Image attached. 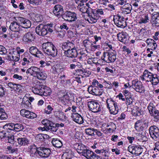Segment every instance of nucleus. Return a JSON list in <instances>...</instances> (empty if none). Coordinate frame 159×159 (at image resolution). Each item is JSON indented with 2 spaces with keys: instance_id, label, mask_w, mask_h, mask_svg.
<instances>
[{
  "instance_id": "nucleus-1",
  "label": "nucleus",
  "mask_w": 159,
  "mask_h": 159,
  "mask_svg": "<svg viewBox=\"0 0 159 159\" xmlns=\"http://www.w3.org/2000/svg\"><path fill=\"white\" fill-rule=\"evenodd\" d=\"M78 153L82 154L87 159H102V157L97 155L93 152L88 149H84V147L79 146L77 148Z\"/></svg>"
},
{
  "instance_id": "nucleus-2",
  "label": "nucleus",
  "mask_w": 159,
  "mask_h": 159,
  "mask_svg": "<svg viewBox=\"0 0 159 159\" xmlns=\"http://www.w3.org/2000/svg\"><path fill=\"white\" fill-rule=\"evenodd\" d=\"M52 25V24L47 25L40 24L36 27V32L39 35L44 36L49 32L52 33L53 32Z\"/></svg>"
},
{
  "instance_id": "nucleus-3",
  "label": "nucleus",
  "mask_w": 159,
  "mask_h": 159,
  "mask_svg": "<svg viewBox=\"0 0 159 159\" xmlns=\"http://www.w3.org/2000/svg\"><path fill=\"white\" fill-rule=\"evenodd\" d=\"M101 59L108 63L114 62L116 59V53L115 50H110L108 52H104Z\"/></svg>"
},
{
  "instance_id": "nucleus-4",
  "label": "nucleus",
  "mask_w": 159,
  "mask_h": 159,
  "mask_svg": "<svg viewBox=\"0 0 159 159\" xmlns=\"http://www.w3.org/2000/svg\"><path fill=\"white\" fill-rule=\"evenodd\" d=\"M3 128L7 130H13L18 132L24 129V126L21 124L13 123L7 124L3 126Z\"/></svg>"
},
{
  "instance_id": "nucleus-5",
  "label": "nucleus",
  "mask_w": 159,
  "mask_h": 159,
  "mask_svg": "<svg viewBox=\"0 0 159 159\" xmlns=\"http://www.w3.org/2000/svg\"><path fill=\"white\" fill-rule=\"evenodd\" d=\"M17 21L19 22V23L20 24V27L24 30H23L24 32H26L25 29H28L31 26V23L30 20L24 18L19 17L16 19Z\"/></svg>"
},
{
  "instance_id": "nucleus-6",
  "label": "nucleus",
  "mask_w": 159,
  "mask_h": 159,
  "mask_svg": "<svg viewBox=\"0 0 159 159\" xmlns=\"http://www.w3.org/2000/svg\"><path fill=\"white\" fill-rule=\"evenodd\" d=\"M90 110L94 113H98L101 111L102 108L100 104L97 102L91 101L88 105Z\"/></svg>"
},
{
  "instance_id": "nucleus-7",
  "label": "nucleus",
  "mask_w": 159,
  "mask_h": 159,
  "mask_svg": "<svg viewBox=\"0 0 159 159\" xmlns=\"http://www.w3.org/2000/svg\"><path fill=\"white\" fill-rule=\"evenodd\" d=\"M61 16L65 20L69 22L75 21L77 19L76 14L70 11L65 12Z\"/></svg>"
},
{
  "instance_id": "nucleus-8",
  "label": "nucleus",
  "mask_w": 159,
  "mask_h": 159,
  "mask_svg": "<svg viewBox=\"0 0 159 159\" xmlns=\"http://www.w3.org/2000/svg\"><path fill=\"white\" fill-rule=\"evenodd\" d=\"M128 150L133 154L136 156H139L142 152L143 148L139 145H129L128 147Z\"/></svg>"
},
{
  "instance_id": "nucleus-9",
  "label": "nucleus",
  "mask_w": 159,
  "mask_h": 159,
  "mask_svg": "<svg viewBox=\"0 0 159 159\" xmlns=\"http://www.w3.org/2000/svg\"><path fill=\"white\" fill-rule=\"evenodd\" d=\"M45 86L41 84H36L32 88L33 92L35 94L42 96L44 95Z\"/></svg>"
},
{
  "instance_id": "nucleus-10",
  "label": "nucleus",
  "mask_w": 159,
  "mask_h": 159,
  "mask_svg": "<svg viewBox=\"0 0 159 159\" xmlns=\"http://www.w3.org/2000/svg\"><path fill=\"white\" fill-rule=\"evenodd\" d=\"M149 134L154 139H156L159 137V129L155 126H151L149 129Z\"/></svg>"
},
{
  "instance_id": "nucleus-11",
  "label": "nucleus",
  "mask_w": 159,
  "mask_h": 159,
  "mask_svg": "<svg viewBox=\"0 0 159 159\" xmlns=\"http://www.w3.org/2000/svg\"><path fill=\"white\" fill-rule=\"evenodd\" d=\"M38 149V154L42 158L48 157L51 152L49 149L43 147H39Z\"/></svg>"
},
{
  "instance_id": "nucleus-12",
  "label": "nucleus",
  "mask_w": 159,
  "mask_h": 159,
  "mask_svg": "<svg viewBox=\"0 0 159 159\" xmlns=\"http://www.w3.org/2000/svg\"><path fill=\"white\" fill-rule=\"evenodd\" d=\"M117 37L119 41L125 44H127L129 42V37L125 32L119 33L117 34Z\"/></svg>"
},
{
  "instance_id": "nucleus-13",
  "label": "nucleus",
  "mask_w": 159,
  "mask_h": 159,
  "mask_svg": "<svg viewBox=\"0 0 159 159\" xmlns=\"http://www.w3.org/2000/svg\"><path fill=\"white\" fill-rule=\"evenodd\" d=\"M88 91L90 93L96 96L101 95L103 92L102 89H99L97 86L93 85L88 87Z\"/></svg>"
},
{
  "instance_id": "nucleus-14",
  "label": "nucleus",
  "mask_w": 159,
  "mask_h": 159,
  "mask_svg": "<svg viewBox=\"0 0 159 159\" xmlns=\"http://www.w3.org/2000/svg\"><path fill=\"white\" fill-rule=\"evenodd\" d=\"M64 54L66 57L71 58L76 57L78 55L77 50L75 47L73 48L65 50Z\"/></svg>"
},
{
  "instance_id": "nucleus-15",
  "label": "nucleus",
  "mask_w": 159,
  "mask_h": 159,
  "mask_svg": "<svg viewBox=\"0 0 159 159\" xmlns=\"http://www.w3.org/2000/svg\"><path fill=\"white\" fill-rule=\"evenodd\" d=\"M113 20L115 25L117 26L122 28L123 26V23L125 22L124 18L119 15L114 16Z\"/></svg>"
},
{
  "instance_id": "nucleus-16",
  "label": "nucleus",
  "mask_w": 159,
  "mask_h": 159,
  "mask_svg": "<svg viewBox=\"0 0 159 159\" xmlns=\"http://www.w3.org/2000/svg\"><path fill=\"white\" fill-rule=\"evenodd\" d=\"M132 87L137 92L141 93L143 89L142 82L140 81L133 80L132 82Z\"/></svg>"
},
{
  "instance_id": "nucleus-17",
  "label": "nucleus",
  "mask_w": 159,
  "mask_h": 159,
  "mask_svg": "<svg viewBox=\"0 0 159 159\" xmlns=\"http://www.w3.org/2000/svg\"><path fill=\"white\" fill-rule=\"evenodd\" d=\"M63 10L62 6L59 4L55 6L53 10V12L55 16H61L63 13Z\"/></svg>"
},
{
  "instance_id": "nucleus-18",
  "label": "nucleus",
  "mask_w": 159,
  "mask_h": 159,
  "mask_svg": "<svg viewBox=\"0 0 159 159\" xmlns=\"http://www.w3.org/2000/svg\"><path fill=\"white\" fill-rule=\"evenodd\" d=\"M30 53L38 58H40L43 55V53L41 51L38 50V49L35 47L32 46L29 49Z\"/></svg>"
},
{
  "instance_id": "nucleus-19",
  "label": "nucleus",
  "mask_w": 159,
  "mask_h": 159,
  "mask_svg": "<svg viewBox=\"0 0 159 159\" xmlns=\"http://www.w3.org/2000/svg\"><path fill=\"white\" fill-rule=\"evenodd\" d=\"M18 21H14L11 23L9 26L10 29L11 31H23L24 30L20 27Z\"/></svg>"
},
{
  "instance_id": "nucleus-20",
  "label": "nucleus",
  "mask_w": 159,
  "mask_h": 159,
  "mask_svg": "<svg viewBox=\"0 0 159 159\" xmlns=\"http://www.w3.org/2000/svg\"><path fill=\"white\" fill-rule=\"evenodd\" d=\"M88 18L87 21L91 24L96 23L99 17L95 15L94 13H88Z\"/></svg>"
},
{
  "instance_id": "nucleus-21",
  "label": "nucleus",
  "mask_w": 159,
  "mask_h": 159,
  "mask_svg": "<svg viewBox=\"0 0 159 159\" xmlns=\"http://www.w3.org/2000/svg\"><path fill=\"white\" fill-rule=\"evenodd\" d=\"M74 121L79 124H82L84 122L83 117L78 113H74L71 116Z\"/></svg>"
},
{
  "instance_id": "nucleus-22",
  "label": "nucleus",
  "mask_w": 159,
  "mask_h": 159,
  "mask_svg": "<svg viewBox=\"0 0 159 159\" xmlns=\"http://www.w3.org/2000/svg\"><path fill=\"white\" fill-rule=\"evenodd\" d=\"M151 23L153 26H159V13L152 14L151 19Z\"/></svg>"
},
{
  "instance_id": "nucleus-23",
  "label": "nucleus",
  "mask_w": 159,
  "mask_h": 159,
  "mask_svg": "<svg viewBox=\"0 0 159 159\" xmlns=\"http://www.w3.org/2000/svg\"><path fill=\"white\" fill-rule=\"evenodd\" d=\"M75 47V44L68 40L66 42H63L62 45V48L65 51V49L68 50L73 48Z\"/></svg>"
},
{
  "instance_id": "nucleus-24",
  "label": "nucleus",
  "mask_w": 159,
  "mask_h": 159,
  "mask_svg": "<svg viewBox=\"0 0 159 159\" xmlns=\"http://www.w3.org/2000/svg\"><path fill=\"white\" fill-rule=\"evenodd\" d=\"M40 69L35 66H31L29 68L26 72V73H30L35 77L37 76L38 73H39Z\"/></svg>"
},
{
  "instance_id": "nucleus-25",
  "label": "nucleus",
  "mask_w": 159,
  "mask_h": 159,
  "mask_svg": "<svg viewBox=\"0 0 159 159\" xmlns=\"http://www.w3.org/2000/svg\"><path fill=\"white\" fill-rule=\"evenodd\" d=\"M35 39L34 36L31 32H28L23 36V39L25 42H32Z\"/></svg>"
},
{
  "instance_id": "nucleus-26",
  "label": "nucleus",
  "mask_w": 159,
  "mask_h": 159,
  "mask_svg": "<svg viewBox=\"0 0 159 159\" xmlns=\"http://www.w3.org/2000/svg\"><path fill=\"white\" fill-rule=\"evenodd\" d=\"M77 72L79 74L82 78L88 77L91 74L90 71L87 70L85 69H77Z\"/></svg>"
},
{
  "instance_id": "nucleus-27",
  "label": "nucleus",
  "mask_w": 159,
  "mask_h": 159,
  "mask_svg": "<svg viewBox=\"0 0 159 159\" xmlns=\"http://www.w3.org/2000/svg\"><path fill=\"white\" fill-rule=\"evenodd\" d=\"M53 45L52 43L50 42H48L46 43H44L42 44V49L44 53L47 54L48 52L49 51V49H50Z\"/></svg>"
},
{
  "instance_id": "nucleus-28",
  "label": "nucleus",
  "mask_w": 159,
  "mask_h": 159,
  "mask_svg": "<svg viewBox=\"0 0 159 159\" xmlns=\"http://www.w3.org/2000/svg\"><path fill=\"white\" fill-rule=\"evenodd\" d=\"M146 42L149 47L152 48L151 49L152 50V49L154 50L156 49L157 46L154 40L152 39H148L146 40Z\"/></svg>"
},
{
  "instance_id": "nucleus-29",
  "label": "nucleus",
  "mask_w": 159,
  "mask_h": 159,
  "mask_svg": "<svg viewBox=\"0 0 159 159\" xmlns=\"http://www.w3.org/2000/svg\"><path fill=\"white\" fill-rule=\"evenodd\" d=\"M17 141L18 144L20 146L27 145L29 143V140L25 138H18Z\"/></svg>"
},
{
  "instance_id": "nucleus-30",
  "label": "nucleus",
  "mask_w": 159,
  "mask_h": 159,
  "mask_svg": "<svg viewBox=\"0 0 159 159\" xmlns=\"http://www.w3.org/2000/svg\"><path fill=\"white\" fill-rule=\"evenodd\" d=\"M69 95L70 96L71 95L70 93L68 94L67 93L61 98L60 100L63 104L66 105L69 101L70 99Z\"/></svg>"
},
{
  "instance_id": "nucleus-31",
  "label": "nucleus",
  "mask_w": 159,
  "mask_h": 159,
  "mask_svg": "<svg viewBox=\"0 0 159 159\" xmlns=\"http://www.w3.org/2000/svg\"><path fill=\"white\" fill-rule=\"evenodd\" d=\"M138 19H139L138 20L139 23L140 24L146 23L148 22L149 20L147 15H143L142 16H140Z\"/></svg>"
},
{
  "instance_id": "nucleus-32",
  "label": "nucleus",
  "mask_w": 159,
  "mask_h": 159,
  "mask_svg": "<svg viewBox=\"0 0 159 159\" xmlns=\"http://www.w3.org/2000/svg\"><path fill=\"white\" fill-rule=\"evenodd\" d=\"M132 7L131 5L129 3L125 4L122 7V11L125 14H129L131 12Z\"/></svg>"
},
{
  "instance_id": "nucleus-33",
  "label": "nucleus",
  "mask_w": 159,
  "mask_h": 159,
  "mask_svg": "<svg viewBox=\"0 0 159 159\" xmlns=\"http://www.w3.org/2000/svg\"><path fill=\"white\" fill-rule=\"evenodd\" d=\"M11 34V37L12 39H15L23 35V31H13Z\"/></svg>"
},
{
  "instance_id": "nucleus-34",
  "label": "nucleus",
  "mask_w": 159,
  "mask_h": 159,
  "mask_svg": "<svg viewBox=\"0 0 159 159\" xmlns=\"http://www.w3.org/2000/svg\"><path fill=\"white\" fill-rule=\"evenodd\" d=\"M52 143L53 146L57 148H60L62 145L61 141L59 139H52Z\"/></svg>"
},
{
  "instance_id": "nucleus-35",
  "label": "nucleus",
  "mask_w": 159,
  "mask_h": 159,
  "mask_svg": "<svg viewBox=\"0 0 159 159\" xmlns=\"http://www.w3.org/2000/svg\"><path fill=\"white\" fill-rule=\"evenodd\" d=\"M132 114L135 116H140L142 112L141 108L139 107L136 106L134 107L132 111Z\"/></svg>"
},
{
  "instance_id": "nucleus-36",
  "label": "nucleus",
  "mask_w": 159,
  "mask_h": 159,
  "mask_svg": "<svg viewBox=\"0 0 159 159\" xmlns=\"http://www.w3.org/2000/svg\"><path fill=\"white\" fill-rule=\"evenodd\" d=\"M42 124L45 126V129L47 131L49 129V126L53 123V122L48 119H45L42 121Z\"/></svg>"
},
{
  "instance_id": "nucleus-37",
  "label": "nucleus",
  "mask_w": 159,
  "mask_h": 159,
  "mask_svg": "<svg viewBox=\"0 0 159 159\" xmlns=\"http://www.w3.org/2000/svg\"><path fill=\"white\" fill-rule=\"evenodd\" d=\"M49 50V52L48 51L47 52L48 55H51L52 57H55L57 55V50L55 47L53 45V46Z\"/></svg>"
},
{
  "instance_id": "nucleus-38",
  "label": "nucleus",
  "mask_w": 159,
  "mask_h": 159,
  "mask_svg": "<svg viewBox=\"0 0 159 159\" xmlns=\"http://www.w3.org/2000/svg\"><path fill=\"white\" fill-rule=\"evenodd\" d=\"M107 108L108 109L114 106L117 104L116 102L113 101L112 99H107L106 100Z\"/></svg>"
},
{
  "instance_id": "nucleus-39",
  "label": "nucleus",
  "mask_w": 159,
  "mask_h": 159,
  "mask_svg": "<svg viewBox=\"0 0 159 159\" xmlns=\"http://www.w3.org/2000/svg\"><path fill=\"white\" fill-rule=\"evenodd\" d=\"M145 71L146 72V73L145 77L146 78V82H151L152 79L154 76V74H153L149 72L147 70H145Z\"/></svg>"
},
{
  "instance_id": "nucleus-40",
  "label": "nucleus",
  "mask_w": 159,
  "mask_h": 159,
  "mask_svg": "<svg viewBox=\"0 0 159 159\" xmlns=\"http://www.w3.org/2000/svg\"><path fill=\"white\" fill-rule=\"evenodd\" d=\"M48 136L47 134H37L36 137V140L39 141H44L45 139Z\"/></svg>"
},
{
  "instance_id": "nucleus-41",
  "label": "nucleus",
  "mask_w": 159,
  "mask_h": 159,
  "mask_svg": "<svg viewBox=\"0 0 159 159\" xmlns=\"http://www.w3.org/2000/svg\"><path fill=\"white\" fill-rule=\"evenodd\" d=\"M59 125V124L58 123L55 124L53 123L52 125L49 126L50 128L49 127V129L48 130H50L52 132H55L58 129Z\"/></svg>"
},
{
  "instance_id": "nucleus-42",
  "label": "nucleus",
  "mask_w": 159,
  "mask_h": 159,
  "mask_svg": "<svg viewBox=\"0 0 159 159\" xmlns=\"http://www.w3.org/2000/svg\"><path fill=\"white\" fill-rule=\"evenodd\" d=\"M151 84L153 85H156L159 84V76L156 74H154V76L151 82Z\"/></svg>"
},
{
  "instance_id": "nucleus-43",
  "label": "nucleus",
  "mask_w": 159,
  "mask_h": 159,
  "mask_svg": "<svg viewBox=\"0 0 159 159\" xmlns=\"http://www.w3.org/2000/svg\"><path fill=\"white\" fill-rule=\"evenodd\" d=\"M30 149L29 152L31 154L36 155L38 154V148H37L36 146L34 145H32L30 146L29 148Z\"/></svg>"
},
{
  "instance_id": "nucleus-44",
  "label": "nucleus",
  "mask_w": 159,
  "mask_h": 159,
  "mask_svg": "<svg viewBox=\"0 0 159 159\" xmlns=\"http://www.w3.org/2000/svg\"><path fill=\"white\" fill-rule=\"evenodd\" d=\"M108 109L109 110L110 113L113 115L116 114L118 113L119 110L117 104Z\"/></svg>"
},
{
  "instance_id": "nucleus-45",
  "label": "nucleus",
  "mask_w": 159,
  "mask_h": 159,
  "mask_svg": "<svg viewBox=\"0 0 159 159\" xmlns=\"http://www.w3.org/2000/svg\"><path fill=\"white\" fill-rule=\"evenodd\" d=\"M28 2L33 5L38 6L41 5L43 0H28Z\"/></svg>"
},
{
  "instance_id": "nucleus-46",
  "label": "nucleus",
  "mask_w": 159,
  "mask_h": 159,
  "mask_svg": "<svg viewBox=\"0 0 159 159\" xmlns=\"http://www.w3.org/2000/svg\"><path fill=\"white\" fill-rule=\"evenodd\" d=\"M94 128L92 127H89L88 128L84 130L86 134L89 136H93V133Z\"/></svg>"
},
{
  "instance_id": "nucleus-47",
  "label": "nucleus",
  "mask_w": 159,
  "mask_h": 159,
  "mask_svg": "<svg viewBox=\"0 0 159 159\" xmlns=\"http://www.w3.org/2000/svg\"><path fill=\"white\" fill-rule=\"evenodd\" d=\"M155 108L153 103H150L148 107V110L149 113L150 115H153V110Z\"/></svg>"
},
{
  "instance_id": "nucleus-48",
  "label": "nucleus",
  "mask_w": 159,
  "mask_h": 159,
  "mask_svg": "<svg viewBox=\"0 0 159 159\" xmlns=\"http://www.w3.org/2000/svg\"><path fill=\"white\" fill-rule=\"evenodd\" d=\"M46 74L42 72L40 70H39V73H38L37 77L40 80H44L46 79Z\"/></svg>"
},
{
  "instance_id": "nucleus-49",
  "label": "nucleus",
  "mask_w": 159,
  "mask_h": 159,
  "mask_svg": "<svg viewBox=\"0 0 159 159\" xmlns=\"http://www.w3.org/2000/svg\"><path fill=\"white\" fill-rule=\"evenodd\" d=\"M92 84L93 86H97L98 87H99L100 88H102L103 87L102 85L99 83L98 81L96 80H93V81L92 82Z\"/></svg>"
},
{
  "instance_id": "nucleus-50",
  "label": "nucleus",
  "mask_w": 159,
  "mask_h": 159,
  "mask_svg": "<svg viewBox=\"0 0 159 159\" xmlns=\"http://www.w3.org/2000/svg\"><path fill=\"white\" fill-rule=\"evenodd\" d=\"M7 149L10 153H13L15 152H17L18 151L17 148H14L11 146H8Z\"/></svg>"
},
{
  "instance_id": "nucleus-51",
  "label": "nucleus",
  "mask_w": 159,
  "mask_h": 159,
  "mask_svg": "<svg viewBox=\"0 0 159 159\" xmlns=\"http://www.w3.org/2000/svg\"><path fill=\"white\" fill-rule=\"evenodd\" d=\"M8 116L6 113L4 112L0 111V119L1 120H6Z\"/></svg>"
},
{
  "instance_id": "nucleus-52",
  "label": "nucleus",
  "mask_w": 159,
  "mask_h": 159,
  "mask_svg": "<svg viewBox=\"0 0 159 159\" xmlns=\"http://www.w3.org/2000/svg\"><path fill=\"white\" fill-rule=\"evenodd\" d=\"M34 19L37 22H39L41 21L42 16L39 14H36L34 15Z\"/></svg>"
},
{
  "instance_id": "nucleus-53",
  "label": "nucleus",
  "mask_w": 159,
  "mask_h": 159,
  "mask_svg": "<svg viewBox=\"0 0 159 159\" xmlns=\"http://www.w3.org/2000/svg\"><path fill=\"white\" fill-rule=\"evenodd\" d=\"M23 60L24 61V62H22V63L23 66L28 65L31 61L29 58H27L26 57H24L23 58Z\"/></svg>"
},
{
  "instance_id": "nucleus-54",
  "label": "nucleus",
  "mask_w": 159,
  "mask_h": 159,
  "mask_svg": "<svg viewBox=\"0 0 159 159\" xmlns=\"http://www.w3.org/2000/svg\"><path fill=\"white\" fill-rule=\"evenodd\" d=\"M6 91L4 90V88H3L2 85H0V97H3L5 95Z\"/></svg>"
},
{
  "instance_id": "nucleus-55",
  "label": "nucleus",
  "mask_w": 159,
  "mask_h": 159,
  "mask_svg": "<svg viewBox=\"0 0 159 159\" xmlns=\"http://www.w3.org/2000/svg\"><path fill=\"white\" fill-rule=\"evenodd\" d=\"M141 123V120H139L136 121L134 125V128L136 130H139V128L141 126L140 123Z\"/></svg>"
},
{
  "instance_id": "nucleus-56",
  "label": "nucleus",
  "mask_w": 159,
  "mask_h": 159,
  "mask_svg": "<svg viewBox=\"0 0 159 159\" xmlns=\"http://www.w3.org/2000/svg\"><path fill=\"white\" fill-rule=\"evenodd\" d=\"M23 106L26 109H28L31 107V103L29 101L27 100L26 101L25 103L23 104Z\"/></svg>"
},
{
  "instance_id": "nucleus-57",
  "label": "nucleus",
  "mask_w": 159,
  "mask_h": 159,
  "mask_svg": "<svg viewBox=\"0 0 159 159\" xmlns=\"http://www.w3.org/2000/svg\"><path fill=\"white\" fill-rule=\"evenodd\" d=\"M126 100L127 102L126 104L128 105H130L131 104L132 105L133 103L134 102L133 99L131 97H130L129 98H127Z\"/></svg>"
},
{
  "instance_id": "nucleus-58",
  "label": "nucleus",
  "mask_w": 159,
  "mask_h": 159,
  "mask_svg": "<svg viewBox=\"0 0 159 159\" xmlns=\"http://www.w3.org/2000/svg\"><path fill=\"white\" fill-rule=\"evenodd\" d=\"M56 69L59 71V72L63 71L64 68L60 65V64H57L55 66Z\"/></svg>"
},
{
  "instance_id": "nucleus-59",
  "label": "nucleus",
  "mask_w": 159,
  "mask_h": 159,
  "mask_svg": "<svg viewBox=\"0 0 159 159\" xmlns=\"http://www.w3.org/2000/svg\"><path fill=\"white\" fill-rule=\"evenodd\" d=\"M106 9L108 10L109 11H112L115 10V6L113 4H109Z\"/></svg>"
},
{
  "instance_id": "nucleus-60",
  "label": "nucleus",
  "mask_w": 159,
  "mask_h": 159,
  "mask_svg": "<svg viewBox=\"0 0 159 159\" xmlns=\"http://www.w3.org/2000/svg\"><path fill=\"white\" fill-rule=\"evenodd\" d=\"M80 63L77 62L75 63L70 64L69 65V68L70 69H73L76 68V66H78V64Z\"/></svg>"
},
{
  "instance_id": "nucleus-61",
  "label": "nucleus",
  "mask_w": 159,
  "mask_h": 159,
  "mask_svg": "<svg viewBox=\"0 0 159 159\" xmlns=\"http://www.w3.org/2000/svg\"><path fill=\"white\" fill-rule=\"evenodd\" d=\"M40 63L41 65V67H45V66H48L50 65V64L44 61L41 60L40 61Z\"/></svg>"
},
{
  "instance_id": "nucleus-62",
  "label": "nucleus",
  "mask_w": 159,
  "mask_h": 159,
  "mask_svg": "<svg viewBox=\"0 0 159 159\" xmlns=\"http://www.w3.org/2000/svg\"><path fill=\"white\" fill-rule=\"evenodd\" d=\"M146 72L144 71L143 73V75L141 76H140L139 77V80L142 81L146 80V78L145 77V75H146Z\"/></svg>"
},
{
  "instance_id": "nucleus-63",
  "label": "nucleus",
  "mask_w": 159,
  "mask_h": 159,
  "mask_svg": "<svg viewBox=\"0 0 159 159\" xmlns=\"http://www.w3.org/2000/svg\"><path fill=\"white\" fill-rule=\"evenodd\" d=\"M36 117L37 115L35 113L33 112H30V115L29 116V117L28 118L33 119L35 118H36Z\"/></svg>"
},
{
  "instance_id": "nucleus-64",
  "label": "nucleus",
  "mask_w": 159,
  "mask_h": 159,
  "mask_svg": "<svg viewBox=\"0 0 159 159\" xmlns=\"http://www.w3.org/2000/svg\"><path fill=\"white\" fill-rule=\"evenodd\" d=\"M1 158L2 159H14V158L11 156L7 155H2Z\"/></svg>"
}]
</instances>
